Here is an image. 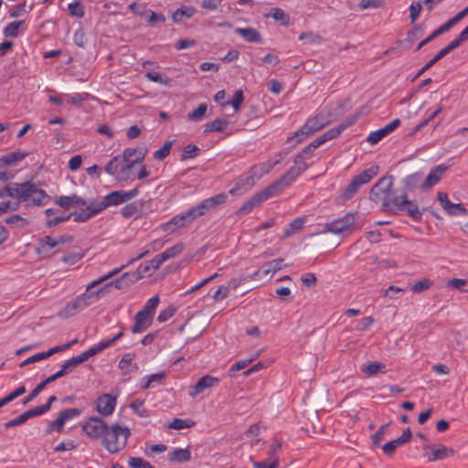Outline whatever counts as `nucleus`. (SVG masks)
I'll return each instance as SVG.
<instances>
[{"label": "nucleus", "mask_w": 468, "mask_h": 468, "mask_svg": "<svg viewBox=\"0 0 468 468\" xmlns=\"http://www.w3.org/2000/svg\"><path fill=\"white\" fill-rule=\"evenodd\" d=\"M25 393H26V388H25V386L22 385V386L18 387L16 389H15L14 391H12L11 393H9L5 398H3L2 399L4 400L5 405H7L8 403L15 400L16 398L22 396Z\"/></svg>", "instance_id": "nucleus-57"}, {"label": "nucleus", "mask_w": 468, "mask_h": 468, "mask_svg": "<svg viewBox=\"0 0 468 468\" xmlns=\"http://www.w3.org/2000/svg\"><path fill=\"white\" fill-rule=\"evenodd\" d=\"M27 417L26 415V412L22 413L20 416L5 422L4 424L5 428L9 429L15 426L22 425L27 420Z\"/></svg>", "instance_id": "nucleus-63"}, {"label": "nucleus", "mask_w": 468, "mask_h": 468, "mask_svg": "<svg viewBox=\"0 0 468 468\" xmlns=\"http://www.w3.org/2000/svg\"><path fill=\"white\" fill-rule=\"evenodd\" d=\"M200 149L197 145L187 144L186 146L184 147L181 159L186 160L188 158H193L197 155Z\"/></svg>", "instance_id": "nucleus-54"}, {"label": "nucleus", "mask_w": 468, "mask_h": 468, "mask_svg": "<svg viewBox=\"0 0 468 468\" xmlns=\"http://www.w3.org/2000/svg\"><path fill=\"white\" fill-rule=\"evenodd\" d=\"M356 218V214L347 213L343 218L325 223L322 233L331 232L334 234H340L348 230L355 224Z\"/></svg>", "instance_id": "nucleus-11"}, {"label": "nucleus", "mask_w": 468, "mask_h": 468, "mask_svg": "<svg viewBox=\"0 0 468 468\" xmlns=\"http://www.w3.org/2000/svg\"><path fill=\"white\" fill-rule=\"evenodd\" d=\"M82 201V198L77 195L60 196L56 198L55 202L63 208H69L70 207H77Z\"/></svg>", "instance_id": "nucleus-27"}, {"label": "nucleus", "mask_w": 468, "mask_h": 468, "mask_svg": "<svg viewBox=\"0 0 468 468\" xmlns=\"http://www.w3.org/2000/svg\"><path fill=\"white\" fill-rule=\"evenodd\" d=\"M271 17L281 22L282 26H288L290 23L289 16L281 8L275 7L271 9Z\"/></svg>", "instance_id": "nucleus-39"}, {"label": "nucleus", "mask_w": 468, "mask_h": 468, "mask_svg": "<svg viewBox=\"0 0 468 468\" xmlns=\"http://www.w3.org/2000/svg\"><path fill=\"white\" fill-rule=\"evenodd\" d=\"M389 426V423L381 425L378 431L372 435V442L375 446L379 445V443L383 441L384 435L387 431L388 427Z\"/></svg>", "instance_id": "nucleus-56"}, {"label": "nucleus", "mask_w": 468, "mask_h": 468, "mask_svg": "<svg viewBox=\"0 0 468 468\" xmlns=\"http://www.w3.org/2000/svg\"><path fill=\"white\" fill-rule=\"evenodd\" d=\"M147 150L144 147L126 148L122 155L113 157L104 167L110 175L121 176H149L143 161Z\"/></svg>", "instance_id": "nucleus-1"}, {"label": "nucleus", "mask_w": 468, "mask_h": 468, "mask_svg": "<svg viewBox=\"0 0 468 468\" xmlns=\"http://www.w3.org/2000/svg\"><path fill=\"white\" fill-rule=\"evenodd\" d=\"M176 312V308L173 305H169L166 309L160 312L157 316V321L159 323L166 322L168 319L173 317Z\"/></svg>", "instance_id": "nucleus-52"}, {"label": "nucleus", "mask_w": 468, "mask_h": 468, "mask_svg": "<svg viewBox=\"0 0 468 468\" xmlns=\"http://www.w3.org/2000/svg\"><path fill=\"white\" fill-rule=\"evenodd\" d=\"M400 124L399 119H395L383 128L371 133L367 137V142L371 144H378L381 139L393 132Z\"/></svg>", "instance_id": "nucleus-16"}, {"label": "nucleus", "mask_w": 468, "mask_h": 468, "mask_svg": "<svg viewBox=\"0 0 468 468\" xmlns=\"http://www.w3.org/2000/svg\"><path fill=\"white\" fill-rule=\"evenodd\" d=\"M260 356V352H257L255 355L251 356L248 359L239 360L234 363L228 371L229 377H234L236 372L247 367L252 361H254Z\"/></svg>", "instance_id": "nucleus-32"}, {"label": "nucleus", "mask_w": 468, "mask_h": 468, "mask_svg": "<svg viewBox=\"0 0 468 468\" xmlns=\"http://www.w3.org/2000/svg\"><path fill=\"white\" fill-rule=\"evenodd\" d=\"M128 466L130 468H154L149 462L141 457H130Z\"/></svg>", "instance_id": "nucleus-43"}, {"label": "nucleus", "mask_w": 468, "mask_h": 468, "mask_svg": "<svg viewBox=\"0 0 468 468\" xmlns=\"http://www.w3.org/2000/svg\"><path fill=\"white\" fill-rule=\"evenodd\" d=\"M253 177H247L246 179L237 183L236 186L229 191V193L233 196H239L249 191L253 186Z\"/></svg>", "instance_id": "nucleus-29"}, {"label": "nucleus", "mask_w": 468, "mask_h": 468, "mask_svg": "<svg viewBox=\"0 0 468 468\" xmlns=\"http://www.w3.org/2000/svg\"><path fill=\"white\" fill-rule=\"evenodd\" d=\"M304 224L303 218H294L284 229L282 239H287L292 236L297 231L301 230Z\"/></svg>", "instance_id": "nucleus-31"}, {"label": "nucleus", "mask_w": 468, "mask_h": 468, "mask_svg": "<svg viewBox=\"0 0 468 468\" xmlns=\"http://www.w3.org/2000/svg\"><path fill=\"white\" fill-rule=\"evenodd\" d=\"M421 9H422V6L420 2H413L410 5L409 10H410V18L411 24L415 23V21L417 20V18L420 16Z\"/></svg>", "instance_id": "nucleus-58"}, {"label": "nucleus", "mask_w": 468, "mask_h": 468, "mask_svg": "<svg viewBox=\"0 0 468 468\" xmlns=\"http://www.w3.org/2000/svg\"><path fill=\"white\" fill-rule=\"evenodd\" d=\"M280 163V160L275 161H268L265 163H262L259 165H255L252 167V176H264L266 174H269L272 167Z\"/></svg>", "instance_id": "nucleus-34"}, {"label": "nucleus", "mask_w": 468, "mask_h": 468, "mask_svg": "<svg viewBox=\"0 0 468 468\" xmlns=\"http://www.w3.org/2000/svg\"><path fill=\"white\" fill-rule=\"evenodd\" d=\"M124 265L122 266V268ZM121 268H116L113 271L108 272L106 275L90 282L86 289V292L81 295L78 296L73 302L68 303L65 308L61 311L60 315L63 317H69L76 314L78 312L85 309L90 305L94 301L98 299L99 294L102 292L103 288L97 291H90L93 287L102 283L106 280L113 277L121 271Z\"/></svg>", "instance_id": "nucleus-4"}, {"label": "nucleus", "mask_w": 468, "mask_h": 468, "mask_svg": "<svg viewBox=\"0 0 468 468\" xmlns=\"http://www.w3.org/2000/svg\"><path fill=\"white\" fill-rule=\"evenodd\" d=\"M400 188L394 190V197L391 198V207L396 211L407 212L415 221L421 219L422 213L415 200L409 199V192L413 191L417 186L415 177H403L400 182Z\"/></svg>", "instance_id": "nucleus-3"}, {"label": "nucleus", "mask_w": 468, "mask_h": 468, "mask_svg": "<svg viewBox=\"0 0 468 468\" xmlns=\"http://www.w3.org/2000/svg\"><path fill=\"white\" fill-rule=\"evenodd\" d=\"M424 33V28L422 25H415L411 30L407 33V37L405 38V42L411 45L417 39L422 37Z\"/></svg>", "instance_id": "nucleus-37"}, {"label": "nucleus", "mask_w": 468, "mask_h": 468, "mask_svg": "<svg viewBox=\"0 0 468 468\" xmlns=\"http://www.w3.org/2000/svg\"><path fill=\"white\" fill-rule=\"evenodd\" d=\"M23 190V184H9L2 190H0V197H16L21 201V191Z\"/></svg>", "instance_id": "nucleus-23"}, {"label": "nucleus", "mask_w": 468, "mask_h": 468, "mask_svg": "<svg viewBox=\"0 0 468 468\" xmlns=\"http://www.w3.org/2000/svg\"><path fill=\"white\" fill-rule=\"evenodd\" d=\"M234 32L250 43H261L262 37L258 30L253 27H236Z\"/></svg>", "instance_id": "nucleus-20"}, {"label": "nucleus", "mask_w": 468, "mask_h": 468, "mask_svg": "<svg viewBox=\"0 0 468 468\" xmlns=\"http://www.w3.org/2000/svg\"><path fill=\"white\" fill-rule=\"evenodd\" d=\"M153 319V315L140 310L134 316V324L131 329L132 332L133 334H140L144 332L152 324Z\"/></svg>", "instance_id": "nucleus-17"}, {"label": "nucleus", "mask_w": 468, "mask_h": 468, "mask_svg": "<svg viewBox=\"0 0 468 468\" xmlns=\"http://www.w3.org/2000/svg\"><path fill=\"white\" fill-rule=\"evenodd\" d=\"M117 404V398L104 393L97 399L96 410L101 416H110L115 410Z\"/></svg>", "instance_id": "nucleus-14"}, {"label": "nucleus", "mask_w": 468, "mask_h": 468, "mask_svg": "<svg viewBox=\"0 0 468 468\" xmlns=\"http://www.w3.org/2000/svg\"><path fill=\"white\" fill-rule=\"evenodd\" d=\"M387 371V366L384 363L378 361L371 362L368 365L362 367V372L368 378L375 376L378 373L385 374Z\"/></svg>", "instance_id": "nucleus-26"}, {"label": "nucleus", "mask_w": 468, "mask_h": 468, "mask_svg": "<svg viewBox=\"0 0 468 468\" xmlns=\"http://www.w3.org/2000/svg\"><path fill=\"white\" fill-rule=\"evenodd\" d=\"M399 446H402L398 439L388 441L382 446V451L387 456H392Z\"/></svg>", "instance_id": "nucleus-50"}, {"label": "nucleus", "mask_w": 468, "mask_h": 468, "mask_svg": "<svg viewBox=\"0 0 468 468\" xmlns=\"http://www.w3.org/2000/svg\"><path fill=\"white\" fill-rule=\"evenodd\" d=\"M131 431L128 427L121 426L118 423L108 425L101 439V445L111 454L122 451L131 436Z\"/></svg>", "instance_id": "nucleus-6"}, {"label": "nucleus", "mask_w": 468, "mask_h": 468, "mask_svg": "<svg viewBox=\"0 0 468 468\" xmlns=\"http://www.w3.org/2000/svg\"><path fill=\"white\" fill-rule=\"evenodd\" d=\"M107 427V423L102 419L99 417H90L83 425L82 429L90 438L102 439Z\"/></svg>", "instance_id": "nucleus-12"}, {"label": "nucleus", "mask_w": 468, "mask_h": 468, "mask_svg": "<svg viewBox=\"0 0 468 468\" xmlns=\"http://www.w3.org/2000/svg\"><path fill=\"white\" fill-rule=\"evenodd\" d=\"M454 26V22L452 21V19H449L447 22H445L443 25L439 27L436 30H434L431 35L430 37H431V40L438 37L441 34L447 32Z\"/></svg>", "instance_id": "nucleus-53"}, {"label": "nucleus", "mask_w": 468, "mask_h": 468, "mask_svg": "<svg viewBox=\"0 0 468 468\" xmlns=\"http://www.w3.org/2000/svg\"><path fill=\"white\" fill-rule=\"evenodd\" d=\"M218 383V378L211 377L209 375H206L200 378L197 382L192 387V391H190L189 395L192 398L197 397L200 393L204 392L206 389L214 387Z\"/></svg>", "instance_id": "nucleus-18"}, {"label": "nucleus", "mask_w": 468, "mask_h": 468, "mask_svg": "<svg viewBox=\"0 0 468 468\" xmlns=\"http://www.w3.org/2000/svg\"><path fill=\"white\" fill-rule=\"evenodd\" d=\"M130 407L136 412L140 417H147V410L144 408V400L135 399L133 400Z\"/></svg>", "instance_id": "nucleus-59"}, {"label": "nucleus", "mask_w": 468, "mask_h": 468, "mask_svg": "<svg viewBox=\"0 0 468 468\" xmlns=\"http://www.w3.org/2000/svg\"><path fill=\"white\" fill-rule=\"evenodd\" d=\"M278 457H268L262 462H256L253 463V468H278Z\"/></svg>", "instance_id": "nucleus-49"}, {"label": "nucleus", "mask_w": 468, "mask_h": 468, "mask_svg": "<svg viewBox=\"0 0 468 468\" xmlns=\"http://www.w3.org/2000/svg\"><path fill=\"white\" fill-rule=\"evenodd\" d=\"M68 10L71 16L81 18L84 16V5L79 1L69 4Z\"/></svg>", "instance_id": "nucleus-41"}, {"label": "nucleus", "mask_w": 468, "mask_h": 468, "mask_svg": "<svg viewBox=\"0 0 468 468\" xmlns=\"http://www.w3.org/2000/svg\"><path fill=\"white\" fill-rule=\"evenodd\" d=\"M207 106L206 103H201L193 112H188L187 118L191 121L200 120L207 112Z\"/></svg>", "instance_id": "nucleus-46"}, {"label": "nucleus", "mask_w": 468, "mask_h": 468, "mask_svg": "<svg viewBox=\"0 0 468 468\" xmlns=\"http://www.w3.org/2000/svg\"><path fill=\"white\" fill-rule=\"evenodd\" d=\"M453 48L448 44L445 48L441 49L431 60H429L417 73L415 78L420 77L422 75L426 70L431 69L435 63H437L439 60H441L442 58H444L446 55H448L450 52H452Z\"/></svg>", "instance_id": "nucleus-22"}, {"label": "nucleus", "mask_w": 468, "mask_h": 468, "mask_svg": "<svg viewBox=\"0 0 468 468\" xmlns=\"http://www.w3.org/2000/svg\"><path fill=\"white\" fill-rule=\"evenodd\" d=\"M119 367L124 371L125 374L131 373L133 369H137V366L133 362L130 355L124 356L119 362Z\"/></svg>", "instance_id": "nucleus-42"}, {"label": "nucleus", "mask_w": 468, "mask_h": 468, "mask_svg": "<svg viewBox=\"0 0 468 468\" xmlns=\"http://www.w3.org/2000/svg\"><path fill=\"white\" fill-rule=\"evenodd\" d=\"M191 452L188 449H176L168 455L170 463H186L190 461Z\"/></svg>", "instance_id": "nucleus-25"}, {"label": "nucleus", "mask_w": 468, "mask_h": 468, "mask_svg": "<svg viewBox=\"0 0 468 468\" xmlns=\"http://www.w3.org/2000/svg\"><path fill=\"white\" fill-rule=\"evenodd\" d=\"M468 213V210L463 207V204H452L451 208H449L448 214L451 216H460V215H466Z\"/></svg>", "instance_id": "nucleus-64"}, {"label": "nucleus", "mask_w": 468, "mask_h": 468, "mask_svg": "<svg viewBox=\"0 0 468 468\" xmlns=\"http://www.w3.org/2000/svg\"><path fill=\"white\" fill-rule=\"evenodd\" d=\"M143 203L141 201H133L125 205L122 208V215L125 218L132 217L137 218L142 212Z\"/></svg>", "instance_id": "nucleus-24"}, {"label": "nucleus", "mask_w": 468, "mask_h": 468, "mask_svg": "<svg viewBox=\"0 0 468 468\" xmlns=\"http://www.w3.org/2000/svg\"><path fill=\"white\" fill-rule=\"evenodd\" d=\"M228 199L227 193H219L211 197L202 200L199 204L186 211L175 216L168 222L163 224L161 229L164 231L174 232L177 228H181L186 224L191 223L198 217L216 209L218 206L224 204Z\"/></svg>", "instance_id": "nucleus-2"}, {"label": "nucleus", "mask_w": 468, "mask_h": 468, "mask_svg": "<svg viewBox=\"0 0 468 468\" xmlns=\"http://www.w3.org/2000/svg\"><path fill=\"white\" fill-rule=\"evenodd\" d=\"M172 145V141L165 142V144L154 154V158L158 160L165 158L169 154Z\"/></svg>", "instance_id": "nucleus-51"}, {"label": "nucleus", "mask_w": 468, "mask_h": 468, "mask_svg": "<svg viewBox=\"0 0 468 468\" xmlns=\"http://www.w3.org/2000/svg\"><path fill=\"white\" fill-rule=\"evenodd\" d=\"M424 449H431L430 452H425L424 456L427 457L429 462H435L438 460H443L449 458L454 454V451L452 448L446 447L443 444H440L437 446H431L425 444L423 446Z\"/></svg>", "instance_id": "nucleus-15"}, {"label": "nucleus", "mask_w": 468, "mask_h": 468, "mask_svg": "<svg viewBox=\"0 0 468 468\" xmlns=\"http://www.w3.org/2000/svg\"><path fill=\"white\" fill-rule=\"evenodd\" d=\"M165 375L163 372L153 374V375L149 376L146 382L143 386V388H144V389L150 388L152 387V384L154 382L160 384L163 381V379L165 378Z\"/></svg>", "instance_id": "nucleus-61"}, {"label": "nucleus", "mask_w": 468, "mask_h": 468, "mask_svg": "<svg viewBox=\"0 0 468 468\" xmlns=\"http://www.w3.org/2000/svg\"><path fill=\"white\" fill-rule=\"evenodd\" d=\"M393 177H380L372 186L370 198L374 202H382V210L387 211L391 207V198L394 197Z\"/></svg>", "instance_id": "nucleus-7"}, {"label": "nucleus", "mask_w": 468, "mask_h": 468, "mask_svg": "<svg viewBox=\"0 0 468 468\" xmlns=\"http://www.w3.org/2000/svg\"><path fill=\"white\" fill-rule=\"evenodd\" d=\"M27 155V154L19 151L11 152L6 154L5 155H3L0 158V162L4 165L11 166L17 164L19 161L23 160Z\"/></svg>", "instance_id": "nucleus-30"}, {"label": "nucleus", "mask_w": 468, "mask_h": 468, "mask_svg": "<svg viewBox=\"0 0 468 468\" xmlns=\"http://www.w3.org/2000/svg\"><path fill=\"white\" fill-rule=\"evenodd\" d=\"M48 411V405H41L25 411L27 419L42 415Z\"/></svg>", "instance_id": "nucleus-60"}, {"label": "nucleus", "mask_w": 468, "mask_h": 468, "mask_svg": "<svg viewBox=\"0 0 468 468\" xmlns=\"http://www.w3.org/2000/svg\"><path fill=\"white\" fill-rule=\"evenodd\" d=\"M5 223L9 225H16L18 228L24 229L26 228L29 222L27 218L21 217L20 215H13L5 219Z\"/></svg>", "instance_id": "nucleus-47"}, {"label": "nucleus", "mask_w": 468, "mask_h": 468, "mask_svg": "<svg viewBox=\"0 0 468 468\" xmlns=\"http://www.w3.org/2000/svg\"><path fill=\"white\" fill-rule=\"evenodd\" d=\"M76 208L77 209L71 213L75 222H85L93 216L101 213L95 202L88 204L83 199Z\"/></svg>", "instance_id": "nucleus-13"}, {"label": "nucleus", "mask_w": 468, "mask_h": 468, "mask_svg": "<svg viewBox=\"0 0 468 468\" xmlns=\"http://www.w3.org/2000/svg\"><path fill=\"white\" fill-rule=\"evenodd\" d=\"M468 40V26L459 34V36L453 39L449 45L452 48L455 49L459 48L463 42Z\"/></svg>", "instance_id": "nucleus-55"}, {"label": "nucleus", "mask_w": 468, "mask_h": 468, "mask_svg": "<svg viewBox=\"0 0 468 468\" xmlns=\"http://www.w3.org/2000/svg\"><path fill=\"white\" fill-rule=\"evenodd\" d=\"M49 198L44 190L37 188L34 184L30 182L23 184L21 201L26 202L27 206L44 205Z\"/></svg>", "instance_id": "nucleus-9"}, {"label": "nucleus", "mask_w": 468, "mask_h": 468, "mask_svg": "<svg viewBox=\"0 0 468 468\" xmlns=\"http://www.w3.org/2000/svg\"><path fill=\"white\" fill-rule=\"evenodd\" d=\"M154 271L150 262L147 261L144 264H141L135 272H133L132 274L125 272L122 275L121 278L111 282L106 286L114 285L118 289H122L124 286L128 285V282H125L126 278L131 277L129 281L133 282L145 275H151Z\"/></svg>", "instance_id": "nucleus-10"}, {"label": "nucleus", "mask_w": 468, "mask_h": 468, "mask_svg": "<svg viewBox=\"0 0 468 468\" xmlns=\"http://www.w3.org/2000/svg\"><path fill=\"white\" fill-rule=\"evenodd\" d=\"M197 10L193 6H182L176 10L172 15L175 23H180L184 18H190L196 14Z\"/></svg>", "instance_id": "nucleus-28"}, {"label": "nucleus", "mask_w": 468, "mask_h": 468, "mask_svg": "<svg viewBox=\"0 0 468 468\" xmlns=\"http://www.w3.org/2000/svg\"><path fill=\"white\" fill-rule=\"evenodd\" d=\"M81 413V410L79 409H67L59 412V415L62 417L64 421L69 420L73 418H76L80 416Z\"/></svg>", "instance_id": "nucleus-62"}, {"label": "nucleus", "mask_w": 468, "mask_h": 468, "mask_svg": "<svg viewBox=\"0 0 468 468\" xmlns=\"http://www.w3.org/2000/svg\"><path fill=\"white\" fill-rule=\"evenodd\" d=\"M295 177H281L275 180L261 191L253 195L246 201L236 212L237 216L243 217L250 213L255 207H259L263 201L273 197L286 186L292 184Z\"/></svg>", "instance_id": "nucleus-5"}, {"label": "nucleus", "mask_w": 468, "mask_h": 468, "mask_svg": "<svg viewBox=\"0 0 468 468\" xmlns=\"http://www.w3.org/2000/svg\"><path fill=\"white\" fill-rule=\"evenodd\" d=\"M372 177H354L351 183L345 188L340 197L342 200H348L352 198L358 191V188L365 184L370 182Z\"/></svg>", "instance_id": "nucleus-19"}, {"label": "nucleus", "mask_w": 468, "mask_h": 468, "mask_svg": "<svg viewBox=\"0 0 468 468\" xmlns=\"http://www.w3.org/2000/svg\"><path fill=\"white\" fill-rule=\"evenodd\" d=\"M138 194V189L133 188L130 191L118 190L112 191L106 195L101 201L95 202L98 208L101 212L112 206H118L124 202H127L136 197Z\"/></svg>", "instance_id": "nucleus-8"}, {"label": "nucleus", "mask_w": 468, "mask_h": 468, "mask_svg": "<svg viewBox=\"0 0 468 468\" xmlns=\"http://www.w3.org/2000/svg\"><path fill=\"white\" fill-rule=\"evenodd\" d=\"M314 131H313V127L312 125L308 122V121L306 122V123L301 127L295 133L293 136L292 137H289L287 139V143L290 144L291 142H292L294 139H296V144L300 143L303 141V139L305 137V136H308L312 133H314Z\"/></svg>", "instance_id": "nucleus-33"}, {"label": "nucleus", "mask_w": 468, "mask_h": 468, "mask_svg": "<svg viewBox=\"0 0 468 468\" xmlns=\"http://www.w3.org/2000/svg\"><path fill=\"white\" fill-rule=\"evenodd\" d=\"M22 201L19 199L16 201H3L0 202V215L7 213L9 211L17 210Z\"/></svg>", "instance_id": "nucleus-45"}, {"label": "nucleus", "mask_w": 468, "mask_h": 468, "mask_svg": "<svg viewBox=\"0 0 468 468\" xmlns=\"http://www.w3.org/2000/svg\"><path fill=\"white\" fill-rule=\"evenodd\" d=\"M229 124V121L226 119H216L211 122H208L206 124L204 133H210V132H223L224 128Z\"/></svg>", "instance_id": "nucleus-35"}, {"label": "nucleus", "mask_w": 468, "mask_h": 468, "mask_svg": "<svg viewBox=\"0 0 468 468\" xmlns=\"http://www.w3.org/2000/svg\"><path fill=\"white\" fill-rule=\"evenodd\" d=\"M195 425V421L192 420H182V419H174L172 422L168 424L169 429L174 430H182L185 428H190Z\"/></svg>", "instance_id": "nucleus-40"}, {"label": "nucleus", "mask_w": 468, "mask_h": 468, "mask_svg": "<svg viewBox=\"0 0 468 468\" xmlns=\"http://www.w3.org/2000/svg\"><path fill=\"white\" fill-rule=\"evenodd\" d=\"M308 160L306 157H303L301 154H299L293 161V165L290 168V170L284 174L283 176H298L301 173L304 172L307 166L309 165Z\"/></svg>", "instance_id": "nucleus-21"}, {"label": "nucleus", "mask_w": 468, "mask_h": 468, "mask_svg": "<svg viewBox=\"0 0 468 468\" xmlns=\"http://www.w3.org/2000/svg\"><path fill=\"white\" fill-rule=\"evenodd\" d=\"M159 302H160L159 297L157 295H155V296L150 298L146 302L144 307L141 311L147 313L154 316Z\"/></svg>", "instance_id": "nucleus-48"}, {"label": "nucleus", "mask_w": 468, "mask_h": 468, "mask_svg": "<svg viewBox=\"0 0 468 468\" xmlns=\"http://www.w3.org/2000/svg\"><path fill=\"white\" fill-rule=\"evenodd\" d=\"M308 122L312 125L313 131L316 132L324 128L328 121L322 112L315 115L314 118L308 120Z\"/></svg>", "instance_id": "nucleus-38"}, {"label": "nucleus", "mask_w": 468, "mask_h": 468, "mask_svg": "<svg viewBox=\"0 0 468 468\" xmlns=\"http://www.w3.org/2000/svg\"><path fill=\"white\" fill-rule=\"evenodd\" d=\"M25 23L24 20L9 23L4 29V35L6 37H16L19 35V27Z\"/></svg>", "instance_id": "nucleus-36"}, {"label": "nucleus", "mask_w": 468, "mask_h": 468, "mask_svg": "<svg viewBox=\"0 0 468 468\" xmlns=\"http://www.w3.org/2000/svg\"><path fill=\"white\" fill-rule=\"evenodd\" d=\"M432 285V281L430 279H422L420 281L416 282L411 286V292L414 293H420L426 290H428Z\"/></svg>", "instance_id": "nucleus-44"}]
</instances>
